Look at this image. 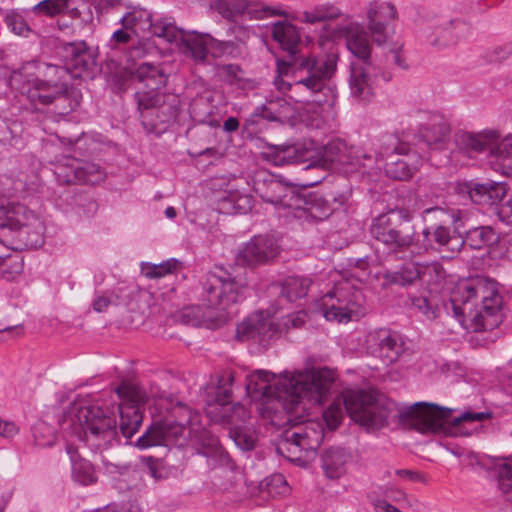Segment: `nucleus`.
Wrapping results in <instances>:
<instances>
[{"label":"nucleus","instance_id":"338daca9","mask_svg":"<svg viewBox=\"0 0 512 512\" xmlns=\"http://www.w3.org/2000/svg\"><path fill=\"white\" fill-rule=\"evenodd\" d=\"M19 433L18 426L12 421H5L0 418V436L6 439H12Z\"/></svg>","mask_w":512,"mask_h":512},{"label":"nucleus","instance_id":"ddd939ff","mask_svg":"<svg viewBox=\"0 0 512 512\" xmlns=\"http://www.w3.org/2000/svg\"><path fill=\"white\" fill-rule=\"evenodd\" d=\"M22 206L0 205V238H10L14 249L38 248L44 243V223L32 216L29 223H22Z\"/></svg>","mask_w":512,"mask_h":512},{"label":"nucleus","instance_id":"412c9836","mask_svg":"<svg viewBox=\"0 0 512 512\" xmlns=\"http://www.w3.org/2000/svg\"><path fill=\"white\" fill-rule=\"evenodd\" d=\"M321 306L327 320L338 322L350 321L358 309L356 296L350 297L347 291L339 287L322 298Z\"/></svg>","mask_w":512,"mask_h":512},{"label":"nucleus","instance_id":"5fc2aeb1","mask_svg":"<svg viewBox=\"0 0 512 512\" xmlns=\"http://www.w3.org/2000/svg\"><path fill=\"white\" fill-rule=\"evenodd\" d=\"M411 305L427 319L432 320L437 316V307L425 296H413L410 298Z\"/></svg>","mask_w":512,"mask_h":512},{"label":"nucleus","instance_id":"39448f33","mask_svg":"<svg viewBox=\"0 0 512 512\" xmlns=\"http://www.w3.org/2000/svg\"><path fill=\"white\" fill-rule=\"evenodd\" d=\"M454 410L433 403L417 402L399 414L401 424L421 434L442 437H468L477 428H468L474 422L491 418V412L466 411L452 417Z\"/></svg>","mask_w":512,"mask_h":512},{"label":"nucleus","instance_id":"6e6552de","mask_svg":"<svg viewBox=\"0 0 512 512\" xmlns=\"http://www.w3.org/2000/svg\"><path fill=\"white\" fill-rule=\"evenodd\" d=\"M347 413L351 420L369 429H378L387 423L390 409L384 398L363 390H345L323 412L330 430L336 429Z\"/></svg>","mask_w":512,"mask_h":512},{"label":"nucleus","instance_id":"58836bf2","mask_svg":"<svg viewBox=\"0 0 512 512\" xmlns=\"http://www.w3.org/2000/svg\"><path fill=\"white\" fill-rule=\"evenodd\" d=\"M148 31H150L152 35L163 38L167 42L172 43L179 41L184 30L178 28L174 23L167 19H163L156 22L152 21V26L148 28Z\"/></svg>","mask_w":512,"mask_h":512},{"label":"nucleus","instance_id":"9b49d317","mask_svg":"<svg viewBox=\"0 0 512 512\" xmlns=\"http://www.w3.org/2000/svg\"><path fill=\"white\" fill-rule=\"evenodd\" d=\"M265 154L267 159L277 166L306 164L305 169H331L336 164L350 163L346 144L341 140L330 141L319 150L298 145L271 146L269 152Z\"/></svg>","mask_w":512,"mask_h":512},{"label":"nucleus","instance_id":"37998d69","mask_svg":"<svg viewBox=\"0 0 512 512\" xmlns=\"http://www.w3.org/2000/svg\"><path fill=\"white\" fill-rule=\"evenodd\" d=\"M386 175L395 180H407L413 174V167L404 159L394 158L385 163Z\"/></svg>","mask_w":512,"mask_h":512},{"label":"nucleus","instance_id":"a878e982","mask_svg":"<svg viewBox=\"0 0 512 512\" xmlns=\"http://www.w3.org/2000/svg\"><path fill=\"white\" fill-rule=\"evenodd\" d=\"M208 33L183 31L179 42L182 53L196 64H206L209 58Z\"/></svg>","mask_w":512,"mask_h":512},{"label":"nucleus","instance_id":"a211bd4d","mask_svg":"<svg viewBox=\"0 0 512 512\" xmlns=\"http://www.w3.org/2000/svg\"><path fill=\"white\" fill-rule=\"evenodd\" d=\"M421 114L425 121L420 124L415 138L430 148H440L449 140L451 133L449 121L437 111L421 112Z\"/></svg>","mask_w":512,"mask_h":512},{"label":"nucleus","instance_id":"c85d7f7f","mask_svg":"<svg viewBox=\"0 0 512 512\" xmlns=\"http://www.w3.org/2000/svg\"><path fill=\"white\" fill-rule=\"evenodd\" d=\"M494 141V131L485 133L460 132L456 134V144L468 152L491 151Z\"/></svg>","mask_w":512,"mask_h":512},{"label":"nucleus","instance_id":"bf43d9fd","mask_svg":"<svg viewBox=\"0 0 512 512\" xmlns=\"http://www.w3.org/2000/svg\"><path fill=\"white\" fill-rule=\"evenodd\" d=\"M5 23L17 35H25L30 30L24 18L16 13L8 14Z\"/></svg>","mask_w":512,"mask_h":512},{"label":"nucleus","instance_id":"f3484780","mask_svg":"<svg viewBox=\"0 0 512 512\" xmlns=\"http://www.w3.org/2000/svg\"><path fill=\"white\" fill-rule=\"evenodd\" d=\"M367 350L370 355L378 358L383 365H391L398 361L405 351L402 337L395 331L378 329L369 334Z\"/></svg>","mask_w":512,"mask_h":512},{"label":"nucleus","instance_id":"2eb2a0df","mask_svg":"<svg viewBox=\"0 0 512 512\" xmlns=\"http://www.w3.org/2000/svg\"><path fill=\"white\" fill-rule=\"evenodd\" d=\"M216 8L218 12L228 20H232L245 12L252 19L256 20L271 17L288 18L290 16L282 6H270L262 1L218 0Z\"/></svg>","mask_w":512,"mask_h":512},{"label":"nucleus","instance_id":"c9c22d12","mask_svg":"<svg viewBox=\"0 0 512 512\" xmlns=\"http://www.w3.org/2000/svg\"><path fill=\"white\" fill-rule=\"evenodd\" d=\"M338 7L331 3H324L314 6L312 9L302 13L301 21L308 24L336 19L341 16Z\"/></svg>","mask_w":512,"mask_h":512},{"label":"nucleus","instance_id":"6e6d98bb","mask_svg":"<svg viewBox=\"0 0 512 512\" xmlns=\"http://www.w3.org/2000/svg\"><path fill=\"white\" fill-rule=\"evenodd\" d=\"M216 68L218 73L229 84H235L244 80L243 70L238 64H219Z\"/></svg>","mask_w":512,"mask_h":512},{"label":"nucleus","instance_id":"7c9ffc66","mask_svg":"<svg viewBox=\"0 0 512 512\" xmlns=\"http://www.w3.org/2000/svg\"><path fill=\"white\" fill-rule=\"evenodd\" d=\"M74 169H76L73 172L74 174L68 175L65 181L95 185L105 178L104 171L95 163L78 160V166H75ZM60 176H63V174H60ZM64 177H67V175H64Z\"/></svg>","mask_w":512,"mask_h":512},{"label":"nucleus","instance_id":"8fccbe9b","mask_svg":"<svg viewBox=\"0 0 512 512\" xmlns=\"http://www.w3.org/2000/svg\"><path fill=\"white\" fill-rule=\"evenodd\" d=\"M179 261L176 259H169L163 263L160 264H154L151 266H148L147 268H143V272L146 277L154 279V278H161L164 277L167 274H170L174 272L178 266Z\"/></svg>","mask_w":512,"mask_h":512},{"label":"nucleus","instance_id":"09e8293b","mask_svg":"<svg viewBox=\"0 0 512 512\" xmlns=\"http://www.w3.org/2000/svg\"><path fill=\"white\" fill-rule=\"evenodd\" d=\"M368 19H377L379 21L386 19H396L397 11L391 3H372L367 12Z\"/></svg>","mask_w":512,"mask_h":512},{"label":"nucleus","instance_id":"f257e3e1","mask_svg":"<svg viewBox=\"0 0 512 512\" xmlns=\"http://www.w3.org/2000/svg\"><path fill=\"white\" fill-rule=\"evenodd\" d=\"M334 380V373L328 368L285 375L278 380L274 374L259 370L247 376L246 390L254 399L272 401L275 417L284 414L279 425L296 426L307 420L311 406L324 403Z\"/></svg>","mask_w":512,"mask_h":512},{"label":"nucleus","instance_id":"e433bc0d","mask_svg":"<svg viewBox=\"0 0 512 512\" xmlns=\"http://www.w3.org/2000/svg\"><path fill=\"white\" fill-rule=\"evenodd\" d=\"M72 462V471L74 479L83 484L88 485L94 481L92 465L80 458L78 450H67Z\"/></svg>","mask_w":512,"mask_h":512},{"label":"nucleus","instance_id":"aec40b11","mask_svg":"<svg viewBox=\"0 0 512 512\" xmlns=\"http://www.w3.org/2000/svg\"><path fill=\"white\" fill-rule=\"evenodd\" d=\"M61 58L72 78H80L95 66V57L85 41L67 42L62 45Z\"/></svg>","mask_w":512,"mask_h":512},{"label":"nucleus","instance_id":"e2e57ef3","mask_svg":"<svg viewBox=\"0 0 512 512\" xmlns=\"http://www.w3.org/2000/svg\"><path fill=\"white\" fill-rule=\"evenodd\" d=\"M279 438L280 440L277 443L278 447L283 444L301 446V440L303 439V436L300 432L293 430H285L279 435Z\"/></svg>","mask_w":512,"mask_h":512},{"label":"nucleus","instance_id":"9d476101","mask_svg":"<svg viewBox=\"0 0 512 512\" xmlns=\"http://www.w3.org/2000/svg\"><path fill=\"white\" fill-rule=\"evenodd\" d=\"M244 288L234 278L208 273L203 282L201 300L210 311L198 323L212 330L227 323L231 318L228 310L239 301Z\"/></svg>","mask_w":512,"mask_h":512},{"label":"nucleus","instance_id":"0e129e2a","mask_svg":"<svg viewBox=\"0 0 512 512\" xmlns=\"http://www.w3.org/2000/svg\"><path fill=\"white\" fill-rule=\"evenodd\" d=\"M99 512H143V509L137 501H128L121 508L116 504H109Z\"/></svg>","mask_w":512,"mask_h":512},{"label":"nucleus","instance_id":"774afa93","mask_svg":"<svg viewBox=\"0 0 512 512\" xmlns=\"http://www.w3.org/2000/svg\"><path fill=\"white\" fill-rule=\"evenodd\" d=\"M497 215L502 222L512 224V197L498 208Z\"/></svg>","mask_w":512,"mask_h":512},{"label":"nucleus","instance_id":"864d4df0","mask_svg":"<svg viewBox=\"0 0 512 512\" xmlns=\"http://www.w3.org/2000/svg\"><path fill=\"white\" fill-rule=\"evenodd\" d=\"M230 437L238 448H254L257 445V438L249 430L235 428L230 430Z\"/></svg>","mask_w":512,"mask_h":512},{"label":"nucleus","instance_id":"f03ea898","mask_svg":"<svg viewBox=\"0 0 512 512\" xmlns=\"http://www.w3.org/2000/svg\"><path fill=\"white\" fill-rule=\"evenodd\" d=\"M121 400L118 405L120 413V430H117V422L114 411L102 408L98 405L82 406L75 417L90 437L98 440L95 445L113 447L129 445L132 436L137 432L142 423L143 416L140 406L147 400V394L139 386L123 382L114 389Z\"/></svg>","mask_w":512,"mask_h":512},{"label":"nucleus","instance_id":"de8ad7c7","mask_svg":"<svg viewBox=\"0 0 512 512\" xmlns=\"http://www.w3.org/2000/svg\"><path fill=\"white\" fill-rule=\"evenodd\" d=\"M209 56L221 58L226 55H233L237 50V44L234 41H220L209 34L208 38Z\"/></svg>","mask_w":512,"mask_h":512},{"label":"nucleus","instance_id":"49530a36","mask_svg":"<svg viewBox=\"0 0 512 512\" xmlns=\"http://www.w3.org/2000/svg\"><path fill=\"white\" fill-rule=\"evenodd\" d=\"M287 461L299 466L307 467L317 456V450H276Z\"/></svg>","mask_w":512,"mask_h":512},{"label":"nucleus","instance_id":"c756f323","mask_svg":"<svg viewBox=\"0 0 512 512\" xmlns=\"http://www.w3.org/2000/svg\"><path fill=\"white\" fill-rule=\"evenodd\" d=\"M463 241L472 249L480 250L498 244L500 236L491 226H478L467 230Z\"/></svg>","mask_w":512,"mask_h":512},{"label":"nucleus","instance_id":"a19ab883","mask_svg":"<svg viewBox=\"0 0 512 512\" xmlns=\"http://www.w3.org/2000/svg\"><path fill=\"white\" fill-rule=\"evenodd\" d=\"M33 444L38 448H48L56 444V434L52 426L38 421L32 427Z\"/></svg>","mask_w":512,"mask_h":512},{"label":"nucleus","instance_id":"a18cd8bd","mask_svg":"<svg viewBox=\"0 0 512 512\" xmlns=\"http://www.w3.org/2000/svg\"><path fill=\"white\" fill-rule=\"evenodd\" d=\"M71 0H43L33 7L37 15L54 17L66 12Z\"/></svg>","mask_w":512,"mask_h":512},{"label":"nucleus","instance_id":"7ed1b4c3","mask_svg":"<svg viewBox=\"0 0 512 512\" xmlns=\"http://www.w3.org/2000/svg\"><path fill=\"white\" fill-rule=\"evenodd\" d=\"M272 39L287 53L285 58L277 59V71L281 76H292L293 86L306 89L313 95L328 88V81L337 70L339 54L330 50L322 56L314 57L301 52L299 29L287 20L272 24Z\"/></svg>","mask_w":512,"mask_h":512},{"label":"nucleus","instance_id":"bb28decb","mask_svg":"<svg viewBox=\"0 0 512 512\" xmlns=\"http://www.w3.org/2000/svg\"><path fill=\"white\" fill-rule=\"evenodd\" d=\"M467 193L472 202L478 205H494L500 202L507 193L506 183L486 182L466 184Z\"/></svg>","mask_w":512,"mask_h":512},{"label":"nucleus","instance_id":"4468645a","mask_svg":"<svg viewBox=\"0 0 512 512\" xmlns=\"http://www.w3.org/2000/svg\"><path fill=\"white\" fill-rule=\"evenodd\" d=\"M25 94L36 109L49 108L56 115H68L81 102L79 90H64L60 84H49L39 77L28 83Z\"/></svg>","mask_w":512,"mask_h":512},{"label":"nucleus","instance_id":"b1692460","mask_svg":"<svg viewBox=\"0 0 512 512\" xmlns=\"http://www.w3.org/2000/svg\"><path fill=\"white\" fill-rule=\"evenodd\" d=\"M371 63L361 64L357 62L351 63L349 88L351 96L362 102L369 101L373 96V80H372Z\"/></svg>","mask_w":512,"mask_h":512},{"label":"nucleus","instance_id":"5701e85b","mask_svg":"<svg viewBox=\"0 0 512 512\" xmlns=\"http://www.w3.org/2000/svg\"><path fill=\"white\" fill-rule=\"evenodd\" d=\"M278 332L276 325L263 313L254 314L242 321L236 329L240 341L258 339L260 342L271 339Z\"/></svg>","mask_w":512,"mask_h":512},{"label":"nucleus","instance_id":"6ab92c4d","mask_svg":"<svg viewBox=\"0 0 512 512\" xmlns=\"http://www.w3.org/2000/svg\"><path fill=\"white\" fill-rule=\"evenodd\" d=\"M279 254L276 240L268 236H254L237 254L241 265L257 266L272 261Z\"/></svg>","mask_w":512,"mask_h":512},{"label":"nucleus","instance_id":"c03bdc74","mask_svg":"<svg viewBox=\"0 0 512 512\" xmlns=\"http://www.w3.org/2000/svg\"><path fill=\"white\" fill-rule=\"evenodd\" d=\"M106 469L111 474L118 473L121 481L126 482V489H132L138 485L141 480L140 472L130 466H120L118 464L105 462Z\"/></svg>","mask_w":512,"mask_h":512},{"label":"nucleus","instance_id":"20e7f679","mask_svg":"<svg viewBox=\"0 0 512 512\" xmlns=\"http://www.w3.org/2000/svg\"><path fill=\"white\" fill-rule=\"evenodd\" d=\"M138 448H221L218 437L200 426V415L182 402L171 406L169 414L153 421L137 441Z\"/></svg>","mask_w":512,"mask_h":512},{"label":"nucleus","instance_id":"79ce46f5","mask_svg":"<svg viewBox=\"0 0 512 512\" xmlns=\"http://www.w3.org/2000/svg\"><path fill=\"white\" fill-rule=\"evenodd\" d=\"M69 74L70 71L65 65L57 66L46 64L43 71V77L40 78V80H43L49 84H60L64 90H76L67 82Z\"/></svg>","mask_w":512,"mask_h":512},{"label":"nucleus","instance_id":"2f4dec72","mask_svg":"<svg viewBox=\"0 0 512 512\" xmlns=\"http://www.w3.org/2000/svg\"><path fill=\"white\" fill-rule=\"evenodd\" d=\"M410 147L408 144L400 142L394 135H385L379 139V143L375 152V159L389 161L397 155H408Z\"/></svg>","mask_w":512,"mask_h":512},{"label":"nucleus","instance_id":"603ef678","mask_svg":"<svg viewBox=\"0 0 512 512\" xmlns=\"http://www.w3.org/2000/svg\"><path fill=\"white\" fill-rule=\"evenodd\" d=\"M20 131L21 126L18 122L0 116V143H11Z\"/></svg>","mask_w":512,"mask_h":512},{"label":"nucleus","instance_id":"052dcab7","mask_svg":"<svg viewBox=\"0 0 512 512\" xmlns=\"http://www.w3.org/2000/svg\"><path fill=\"white\" fill-rule=\"evenodd\" d=\"M368 20V28L373 36L374 42L379 46L385 44L387 41L386 25L382 21L374 18Z\"/></svg>","mask_w":512,"mask_h":512},{"label":"nucleus","instance_id":"423d86ee","mask_svg":"<svg viewBox=\"0 0 512 512\" xmlns=\"http://www.w3.org/2000/svg\"><path fill=\"white\" fill-rule=\"evenodd\" d=\"M450 304L460 322L470 320L475 329H487L493 323L488 318L497 317L502 306L497 283L482 276L459 281L452 291Z\"/></svg>","mask_w":512,"mask_h":512},{"label":"nucleus","instance_id":"69168bd1","mask_svg":"<svg viewBox=\"0 0 512 512\" xmlns=\"http://www.w3.org/2000/svg\"><path fill=\"white\" fill-rule=\"evenodd\" d=\"M132 29L121 28L116 30L110 38V46L116 48L118 45L127 44L131 40Z\"/></svg>","mask_w":512,"mask_h":512},{"label":"nucleus","instance_id":"4be33fe9","mask_svg":"<svg viewBox=\"0 0 512 512\" xmlns=\"http://www.w3.org/2000/svg\"><path fill=\"white\" fill-rule=\"evenodd\" d=\"M470 465H479L485 469H498V486L504 494H512V456L498 457L486 454L479 455L473 451L468 453Z\"/></svg>","mask_w":512,"mask_h":512},{"label":"nucleus","instance_id":"680f3d73","mask_svg":"<svg viewBox=\"0 0 512 512\" xmlns=\"http://www.w3.org/2000/svg\"><path fill=\"white\" fill-rule=\"evenodd\" d=\"M118 295L114 292H107L103 295H98L93 301V309L98 312H104L110 305H116Z\"/></svg>","mask_w":512,"mask_h":512},{"label":"nucleus","instance_id":"3c124183","mask_svg":"<svg viewBox=\"0 0 512 512\" xmlns=\"http://www.w3.org/2000/svg\"><path fill=\"white\" fill-rule=\"evenodd\" d=\"M491 154L501 159H511L512 158V134L507 135L506 137L499 139V136L496 132H494V141L491 146Z\"/></svg>","mask_w":512,"mask_h":512},{"label":"nucleus","instance_id":"473e14b6","mask_svg":"<svg viewBox=\"0 0 512 512\" xmlns=\"http://www.w3.org/2000/svg\"><path fill=\"white\" fill-rule=\"evenodd\" d=\"M346 461L344 450H323L321 454L322 468L330 479L339 478L345 472Z\"/></svg>","mask_w":512,"mask_h":512},{"label":"nucleus","instance_id":"72a5a7b5","mask_svg":"<svg viewBox=\"0 0 512 512\" xmlns=\"http://www.w3.org/2000/svg\"><path fill=\"white\" fill-rule=\"evenodd\" d=\"M121 25L126 29H132L134 33L137 30L146 31L152 26V14L146 9L132 7L120 19Z\"/></svg>","mask_w":512,"mask_h":512},{"label":"nucleus","instance_id":"0eeeda50","mask_svg":"<svg viewBox=\"0 0 512 512\" xmlns=\"http://www.w3.org/2000/svg\"><path fill=\"white\" fill-rule=\"evenodd\" d=\"M136 77L147 88L135 93L140 120L146 132L152 133L159 124L177 117L178 100L175 95L159 92L166 83V75L159 67L142 63L137 68Z\"/></svg>","mask_w":512,"mask_h":512},{"label":"nucleus","instance_id":"f704fd0d","mask_svg":"<svg viewBox=\"0 0 512 512\" xmlns=\"http://www.w3.org/2000/svg\"><path fill=\"white\" fill-rule=\"evenodd\" d=\"M310 285L311 280L308 278L289 276L282 284L281 296L289 302H294L306 296Z\"/></svg>","mask_w":512,"mask_h":512},{"label":"nucleus","instance_id":"cd10ccee","mask_svg":"<svg viewBox=\"0 0 512 512\" xmlns=\"http://www.w3.org/2000/svg\"><path fill=\"white\" fill-rule=\"evenodd\" d=\"M345 37L348 50L362 61L361 64L371 63V45L367 33L358 25L350 24L345 28Z\"/></svg>","mask_w":512,"mask_h":512},{"label":"nucleus","instance_id":"393cba45","mask_svg":"<svg viewBox=\"0 0 512 512\" xmlns=\"http://www.w3.org/2000/svg\"><path fill=\"white\" fill-rule=\"evenodd\" d=\"M471 25L462 19H455L436 28L430 36V43L437 47H447L456 44L470 35Z\"/></svg>","mask_w":512,"mask_h":512},{"label":"nucleus","instance_id":"ea45409f","mask_svg":"<svg viewBox=\"0 0 512 512\" xmlns=\"http://www.w3.org/2000/svg\"><path fill=\"white\" fill-rule=\"evenodd\" d=\"M277 189H281V184L273 175H269L266 172L257 174L255 179V191L259 193L265 201L274 202L277 197L270 192H275Z\"/></svg>","mask_w":512,"mask_h":512},{"label":"nucleus","instance_id":"4c0bfd02","mask_svg":"<svg viewBox=\"0 0 512 512\" xmlns=\"http://www.w3.org/2000/svg\"><path fill=\"white\" fill-rule=\"evenodd\" d=\"M259 490L268 496L277 497L287 495L290 488L282 474H273L260 482Z\"/></svg>","mask_w":512,"mask_h":512},{"label":"nucleus","instance_id":"13d9d810","mask_svg":"<svg viewBox=\"0 0 512 512\" xmlns=\"http://www.w3.org/2000/svg\"><path fill=\"white\" fill-rule=\"evenodd\" d=\"M75 166H78V159H75V158H66L65 163L57 165L56 169L54 171V174H55V177H56V180L58 181V183H60V184H77L78 182L65 181V179L67 177L60 176V174L67 175V176L74 174L73 172L76 170V169H74Z\"/></svg>","mask_w":512,"mask_h":512},{"label":"nucleus","instance_id":"1a4fd4ad","mask_svg":"<svg viewBox=\"0 0 512 512\" xmlns=\"http://www.w3.org/2000/svg\"><path fill=\"white\" fill-rule=\"evenodd\" d=\"M412 220L407 209H389L372 220L370 234L395 255L419 256V233Z\"/></svg>","mask_w":512,"mask_h":512},{"label":"nucleus","instance_id":"dca6fc26","mask_svg":"<svg viewBox=\"0 0 512 512\" xmlns=\"http://www.w3.org/2000/svg\"><path fill=\"white\" fill-rule=\"evenodd\" d=\"M442 273V267L437 262L420 263L405 262L395 271H387L383 276V286L399 285L402 287L415 284L417 281L430 283L433 275L437 278Z\"/></svg>","mask_w":512,"mask_h":512},{"label":"nucleus","instance_id":"4d7b16f0","mask_svg":"<svg viewBox=\"0 0 512 512\" xmlns=\"http://www.w3.org/2000/svg\"><path fill=\"white\" fill-rule=\"evenodd\" d=\"M203 455L207 457L208 462L212 466H227L234 468L233 460L227 450H202Z\"/></svg>","mask_w":512,"mask_h":512},{"label":"nucleus","instance_id":"f8f14e48","mask_svg":"<svg viewBox=\"0 0 512 512\" xmlns=\"http://www.w3.org/2000/svg\"><path fill=\"white\" fill-rule=\"evenodd\" d=\"M421 218L426 226L419 233V256L437 252L445 253L448 258L454 257L464 245L463 238L446 225L455 214L435 206L424 209Z\"/></svg>","mask_w":512,"mask_h":512}]
</instances>
